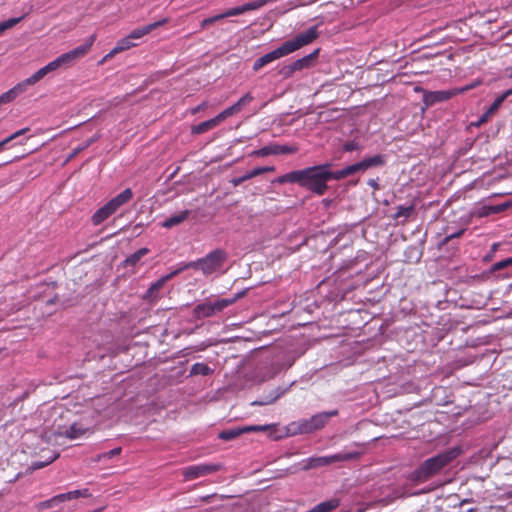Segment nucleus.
<instances>
[{
	"mask_svg": "<svg viewBox=\"0 0 512 512\" xmlns=\"http://www.w3.org/2000/svg\"><path fill=\"white\" fill-rule=\"evenodd\" d=\"M319 49H316L309 55L298 59L292 63L295 71H300L311 66V63L317 58Z\"/></svg>",
	"mask_w": 512,
	"mask_h": 512,
	"instance_id": "412c9836",
	"label": "nucleus"
},
{
	"mask_svg": "<svg viewBox=\"0 0 512 512\" xmlns=\"http://www.w3.org/2000/svg\"><path fill=\"white\" fill-rule=\"evenodd\" d=\"M330 203H331V200H329V199H324V200H323V204H324L326 207H328V206L330 205Z\"/></svg>",
	"mask_w": 512,
	"mask_h": 512,
	"instance_id": "bf43d9fd",
	"label": "nucleus"
},
{
	"mask_svg": "<svg viewBox=\"0 0 512 512\" xmlns=\"http://www.w3.org/2000/svg\"><path fill=\"white\" fill-rule=\"evenodd\" d=\"M252 100V95L250 93H247L243 97H241L234 105L235 107H237V110L239 112L243 106L249 104Z\"/></svg>",
	"mask_w": 512,
	"mask_h": 512,
	"instance_id": "c9c22d12",
	"label": "nucleus"
},
{
	"mask_svg": "<svg viewBox=\"0 0 512 512\" xmlns=\"http://www.w3.org/2000/svg\"><path fill=\"white\" fill-rule=\"evenodd\" d=\"M114 212L112 211V209L109 207L108 204L104 205L103 207H101L100 209H98L93 217H92V220H93V223L95 225H98L100 223H102L104 220H106L110 215H112Z\"/></svg>",
	"mask_w": 512,
	"mask_h": 512,
	"instance_id": "b1692460",
	"label": "nucleus"
},
{
	"mask_svg": "<svg viewBox=\"0 0 512 512\" xmlns=\"http://www.w3.org/2000/svg\"><path fill=\"white\" fill-rule=\"evenodd\" d=\"M224 18H227L226 12L218 14V15H215V16H212V20L214 22L219 21V20L224 19Z\"/></svg>",
	"mask_w": 512,
	"mask_h": 512,
	"instance_id": "603ef678",
	"label": "nucleus"
},
{
	"mask_svg": "<svg viewBox=\"0 0 512 512\" xmlns=\"http://www.w3.org/2000/svg\"><path fill=\"white\" fill-rule=\"evenodd\" d=\"M205 108V103H202L201 105L197 106L196 108L193 109L192 113H197L201 110H203Z\"/></svg>",
	"mask_w": 512,
	"mask_h": 512,
	"instance_id": "4d7b16f0",
	"label": "nucleus"
},
{
	"mask_svg": "<svg viewBox=\"0 0 512 512\" xmlns=\"http://www.w3.org/2000/svg\"><path fill=\"white\" fill-rule=\"evenodd\" d=\"M502 95L505 97V99H507L509 96L512 95V88L503 92Z\"/></svg>",
	"mask_w": 512,
	"mask_h": 512,
	"instance_id": "13d9d810",
	"label": "nucleus"
},
{
	"mask_svg": "<svg viewBox=\"0 0 512 512\" xmlns=\"http://www.w3.org/2000/svg\"><path fill=\"white\" fill-rule=\"evenodd\" d=\"M53 71H55V70H54L51 62H49L47 65L40 68L38 71H36L34 74H32L30 77H28L27 79H25L22 82L27 88L28 86L36 84L41 79H43L47 74H49Z\"/></svg>",
	"mask_w": 512,
	"mask_h": 512,
	"instance_id": "f3484780",
	"label": "nucleus"
},
{
	"mask_svg": "<svg viewBox=\"0 0 512 512\" xmlns=\"http://www.w3.org/2000/svg\"><path fill=\"white\" fill-rule=\"evenodd\" d=\"M296 151L295 148L288 147V146H266L263 147L257 151L254 152L255 155L264 157L271 154H287V153H294Z\"/></svg>",
	"mask_w": 512,
	"mask_h": 512,
	"instance_id": "dca6fc26",
	"label": "nucleus"
},
{
	"mask_svg": "<svg viewBox=\"0 0 512 512\" xmlns=\"http://www.w3.org/2000/svg\"><path fill=\"white\" fill-rule=\"evenodd\" d=\"M318 35L317 26L310 27L307 31L296 35L293 39L285 41L277 49L258 58L253 64V70L258 71L269 63L299 50L312 43Z\"/></svg>",
	"mask_w": 512,
	"mask_h": 512,
	"instance_id": "f257e3e1",
	"label": "nucleus"
},
{
	"mask_svg": "<svg viewBox=\"0 0 512 512\" xmlns=\"http://www.w3.org/2000/svg\"><path fill=\"white\" fill-rule=\"evenodd\" d=\"M338 414L337 410H332L328 412H321L310 417V424L312 426L313 431H317L322 429L329 421L331 417H334Z\"/></svg>",
	"mask_w": 512,
	"mask_h": 512,
	"instance_id": "4468645a",
	"label": "nucleus"
},
{
	"mask_svg": "<svg viewBox=\"0 0 512 512\" xmlns=\"http://www.w3.org/2000/svg\"><path fill=\"white\" fill-rule=\"evenodd\" d=\"M489 214L493 213L489 211L488 206H484L480 212V216H488Z\"/></svg>",
	"mask_w": 512,
	"mask_h": 512,
	"instance_id": "5fc2aeb1",
	"label": "nucleus"
},
{
	"mask_svg": "<svg viewBox=\"0 0 512 512\" xmlns=\"http://www.w3.org/2000/svg\"><path fill=\"white\" fill-rule=\"evenodd\" d=\"M299 421L301 424V434H310L314 432L310 424V419H300Z\"/></svg>",
	"mask_w": 512,
	"mask_h": 512,
	"instance_id": "4c0bfd02",
	"label": "nucleus"
},
{
	"mask_svg": "<svg viewBox=\"0 0 512 512\" xmlns=\"http://www.w3.org/2000/svg\"><path fill=\"white\" fill-rule=\"evenodd\" d=\"M27 131H29V128H23L21 130H18L16 131L15 133H13L12 135H10L9 137L5 138L4 140L0 141V150L6 145L8 144L9 142H11L12 140H15L17 138H19L20 136L24 135Z\"/></svg>",
	"mask_w": 512,
	"mask_h": 512,
	"instance_id": "72a5a7b5",
	"label": "nucleus"
},
{
	"mask_svg": "<svg viewBox=\"0 0 512 512\" xmlns=\"http://www.w3.org/2000/svg\"><path fill=\"white\" fill-rule=\"evenodd\" d=\"M226 12L227 17L238 16L244 12L243 5L228 9Z\"/></svg>",
	"mask_w": 512,
	"mask_h": 512,
	"instance_id": "37998d69",
	"label": "nucleus"
},
{
	"mask_svg": "<svg viewBox=\"0 0 512 512\" xmlns=\"http://www.w3.org/2000/svg\"><path fill=\"white\" fill-rule=\"evenodd\" d=\"M359 149V144L355 141H350L345 143L344 150L345 151H355Z\"/></svg>",
	"mask_w": 512,
	"mask_h": 512,
	"instance_id": "c03bdc74",
	"label": "nucleus"
},
{
	"mask_svg": "<svg viewBox=\"0 0 512 512\" xmlns=\"http://www.w3.org/2000/svg\"><path fill=\"white\" fill-rule=\"evenodd\" d=\"M327 167H332V164L324 163L297 170V184L317 195H323L328 189L326 180Z\"/></svg>",
	"mask_w": 512,
	"mask_h": 512,
	"instance_id": "f03ea898",
	"label": "nucleus"
},
{
	"mask_svg": "<svg viewBox=\"0 0 512 512\" xmlns=\"http://www.w3.org/2000/svg\"><path fill=\"white\" fill-rule=\"evenodd\" d=\"M512 265V257L506 258L504 260L498 261L492 266V271H499L502 270L508 266Z\"/></svg>",
	"mask_w": 512,
	"mask_h": 512,
	"instance_id": "e433bc0d",
	"label": "nucleus"
},
{
	"mask_svg": "<svg viewBox=\"0 0 512 512\" xmlns=\"http://www.w3.org/2000/svg\"><path fill=\"white\" fill-rule=\"evenodd\" d=\"M148 252L149 250L147 248L139 249L125 260V264L136 265L141 260V258L144 257Z\"/></svg>",
	"mask_w": 512,
	"mask_h": 512,
	"instance_id": "c85d7f7f",
	"label": "nucleus"
},
{
	"mask_svg": "<svg viewBox=\"0 0 512 512\" xmlns=\"http://www.w3.org/2000/svg\"><path fill=\"white\" fill-rule=\"evenodd\" d=\"M23 17H17V18H10L6 21L0 22V36L8 29L13 28L15 25H17Z\"/></svg>",
	"mask_w": 512,
	"mask_h": 512,
	"instance_id": "c756f323",
	"label": "nucleus"
},
{
	"mask_svg": "<svg viewBox=\"0 0 512 512\" xmlns=\"http://www.w3.org/2000/svg\"><path fill=\"white\" fill-rule=\"evenodd\" d=\"M464 233V230H459L458 232L456 233H453L451 235H448L445 237V239L443 240V244H446L448 243L451 239L453 238H458L460 237L462 234Z\"/></svg>",
	"mask_w": 512,
	"mask_h": 512,
	"instance_id": "09e8293b",
	"label": "nucleus"
},
{
	"mask_svg": "<svg viewBox=\"0 0 512 512\" xmlns=\"http://www.w3.org/2000/svg\"><path fill=\"white\" fill-rule=\"evenodd\" d=\"M385 158L382 155H374L371 157L364 158L363 160L354 163L352 165H349V169L351 172V175L356 173H363L366 170L374 167H379L384 165Z\"/></svg>",
	"mask_w": 512,
	"mask_h": 512,
	"instance_id": "1a4fd4ad",
	"label": "nucleus"
},
{
	"mask_svg": "<svg viewBox=\"0 0 512 512\" xmlns=\"http://www.w3.org/2000/svg\"><path fill=\"white\" fill-rule=\"evenodd\" d=\"M510 205H511L510 202H505V203L499 204V205L488 206V209L493 214H496V213L505 211L508 207H510Z\"/></svg>",
	"mask_w": 512,
	"mask_h": 512,
	"instance_id": "ea45409f",
	"label": "nucleus"
},
{
	"mask_svg": "<svg viewBox=\"0 0 512 512\" xmlns=\"http://www.w3.org/2000/svg\"><path fill=\"white\" fill-rule=\"evenodd\" d=\"M368 185L371 186L373 189L375 190H378L379 189V184H378V181L375 180V179H370L368 180Z\"/></svg>",
	"mask_w": 512,
	"mask_h": 512,
	"instance_id": "3c124183",
	"label": "nucleus"
},
{
	"mask_svg": "<svg viewBox=\"0 0 512 512\" xmlns=\"http://www.w3.org/2000/svg\"><path fill=\"white\" fill-rule=\"evenodd\" d=\"M96 39L95 35H91L89 39L82 45L60 55L55 60L51 61V64L56 71L60 68L71 67L76 61L85 56L90 50Z\"/></svg>",
	"mask_w": 512,
	"mask_h": 512,
	"instance_id": "20e7f679",
	"label": "nucleus"
},
{
	"mask_svg": "<svg viewBox=\"0 0 512 512\" xmlns=\"http://www.w3.org/2000/svg\"><path fill=\"white\" fill-rule=\"evenodd\" d=\"M294 72H296V71L291 63L289 65L282 67V69L280 70L279 73L283 78L287 79V78H290Z\"/></svg>",
	"mask_w": 512,
	"mask_h": 512,
	"instance_id": "79ce46f5",
	"label": "nucleus"
},
{
	"mask_svg": "<svg viewBox=\"0 0 512 512\" xmlns=\"http://www.w3.org/2000/svg\"><path fill=\"white\" fill-rule=\"evenodd\" d=\"M507 76L512 78V67L507 69Z\"/></svg>",
	"mask_w": 512,
	"mask_h": 512,
	"instance_id": "052dcab7",
	"label": "nucleus"
},
{
	"mask_svg": "<svg viewBox=\"0 0 512 512\" xmlns=\"http://www.w3.org/2000/svg\"><path fill=\"white\" fill-rule=\"evenodd\" d=\"M275 168L273 166H267V167H257L248 172V177L253 178L260 174L266 173V172H272Z\"/></svg>",
	"mask_w": 512,
	"mask_h": 512,
	"instance_id": "f704fd0d",
	"label": "nucleus"
},
{
	"mask_svg": "<svg viewBox=\"0 0 512 512\" xmlns=\"http://www.w3.org/2000/svg\"><path fill=\"white\" fill-rule=\"evenodd\" d=\"M248 179H251L250 177H248V173H246L245 175L241 176V177H238V178H234L231 180V183L234 185V186H238L240 185L242 182L248 180Z\"/></svg>",
	"mask_w": 512,
	"mask_h": 512,
	"instance_id": "de8ad7c7",
	"label": "nucleus"
},
{
	"mask_svg": "<svg viewBox=\"0 0 512 512\" xmlns=\"http://www.w3.org/2000/svg\"><path fill=\"white\" fill-rule=\"evenodd\" d=\"M498 498H503V499H508V498H511L512 497V492H505L503 494L499 493L497 495Z\"/></svg>",
	"mask_w": 512,
	"mask_h": 512,
	"instance_id": "864d4df0",
	"label": "nucleus"
},
{
	"mask_svg": "<svg viewBox=\"0 0 512 512\" xmlns=\"http://www.w3.org/2000/svg\"><path fill=\"white\" fill-rule=\"evenodd\" d=\"M120 452H121V448H119V447L118 448H114V449L110 450L109 452L104 453L101 456V458H105V459L106 458H112V457L118 455Z\"/></svg>",
	"mask_w": 512,
	"mask_h": 512,
	"instance_id": "49530a36",
	"label": "nucleus"
},
{
	"mask_svg": "<svg viewBox=\"0 0 512 512\" xmlns=\"http://www.w3.org/2000/svg\"><path fill=\"white\" fill-rule=\"evenodd\" d=\"M434 488H435V486H431V487H429L427 489H422L421 491H413V492L410 493V495H417V494L422 493V492H428L430 490H433Z\"/></svg>",
	"mask_w": 512,
	"mask_h": 512,
	"instance_id": "6e6d98bb",
	"label": "nucleus"
},
{
	"mask_svg": "<svg viewBox=\"0 0 512 512\" xmlns=\"http://www.w3.org/2000/svg\"><path fill=\"white\" fill-rule=\"evenodd\" d=\"M43 466H44V464H43V463H41V464L37 465L35 468H41V467H43Z\"/></svg>",
	"mask_w": 512,
	"mask_h": 512,
	"instance_id": "680f3d73",
	"label": "nucleus"
},
{
	"mask_svg": "<svg viewBox=\"0 0 512 512\" xmlns=\"http://www.w3.org/2000/svg\"><path fill=\"white\" fill-rule=\"evenodd\" d=\"M88 490L87 489H78L74 491H69L67 493L58 494L51 499L40 502L37 507L39 510H45L53 507H57L60 503L65 501H70L72 499H76L79 497H87Z\"/></svg>",
	"mask_w": 512,
	"mask_h": 512,
	"instance_id": "6e6552de",
	"label": "nucleus"
},
{
	"mask_svg": "<svg viewBox=\"0 0 512 512\" xmlns=\"http://www.w3.org/2000/svg\"><path fill=\"white\" fill-rule=\"evenodd\" d=\"M216 467L212 465H195L187 467L183 470V474L185 477L198 478L209 475L211 472L215 471Z\"/></svg>",
	"mask_w": 512,
	"mask_h": 512,
	"instance_id": "ddd939ff",
	"label": "nucleus"
},
{
	"mask_svg": "<svg viewBox=\"0 0 512 512\" xmlns=\"http://www.w3.org/2000/svg\"><path fill=\"white\" fill-rule=\"evenodd\" d=\"M505 97L501 94L499 95L495 101L492 103V105L487 109V111L483 114V116L480 119V122L483 123L487 121L489 117H491L498 108L502 105V103L505 101Z\"/></svg>",
	"mask_w": 512,
	"mask_h": 512,
	"instance_id": "bb28decb",
	"label": "nucleus"
},
{
	"mask_svg": "<svg viewBox=\"0 0 512 512\" xmlns=\"http://www.w3.org/2000/svg\"><path fill=\"white\" fill-rule=\"evenodd\" d=\"M301 434V424L300 421H294L287 425L286 427V435L295 436Z\"/></svg>",
	"mask_w": 512,
	"mask_h": 512,
	"instance_id": "2f4dec72",
	"label": "nucleus"
},
{
	"mask_svg": "<svg viewBox=\"0 0 512 512\" xmlns=\"http://www.w3.org/2000/svg\"><path fill=\"white\" fill-rule=\"evenodd\" d=\"M510 205H511L510 202H505V203L499 204V205L488 206V209L493 214H496V213L505 211L508 207H510Z\"/></svg>",
	"mask_w": 512,
	"mask_h": 512,
	"instance_id": "58836bf2",
	"label": "nucleus"
},
{
	"mask_svg": "<svg viewBox=\"0 0 512 512\" xmlns=\"http://www.w3.org/2000/svg\"><path fill=\"white\" fill-rule=\"evenodd\" d=\"M88 432V429L83 427L80 424H73L69 428H67L65 431L61 432L62 435H65L66 437L70 439H77L83 436L85 433Z\"/></svg>",
	"mask_w": 512,
	"mask_h": 512,
	"instance_id": "5701e85b",
	"label": "nucleus"
},
{
	"mask_svg": "<svg viewBox=\"0 0 512 512\" xmlns=\"http://www.w3.org/2000/svg\"><path fill=\"white\" fill-rule=\"evenodd\" d=\"M164 22H165V20L158 21V22H154V23L148 24V25H146L144 27L137 28V29L133 30L128 36L130 37V39H132V41L140 39L141 37L147 35L152 30H154L157 27H159L160 25H162Z\"/></svg>",
	"mask_w": 512,
	"mask_h": 512,
	"instance_id": "aec40b11",
	"label": "nucleus"
},
{
	"mask_svg": "<svg viewBox=\"0 0 512 512\" xmlns=\"http://www.w3.org/2000/svg\"><path fill=\"white\" fill-rule=\"evenodd\" d=\"M183 268L176 269L172 271L171 273L161 277L159 280H157L155 283H153L149 289L147 290L146 294L144 295V299L148 301H154L158 298V293L160 289L163 288V286L171 280L173 277H175L177 274H179Z\"/></svg>",
	"mask_w": 512,
	"mask_h": 512,
	"instance_id": "9b49d317",
	"label": "nucleus"
},
{
	"mask_svg": "<svg viewBox=\"0 0 512 512\" xmlns=\"http://www.w3.org/2000/svg\"><path fill=\"white\" fill-rule=\"evenodd\" d=\"M237 107L235 105H232L225 110H223L221 113H219L215 118L220 123L221 121L225 120L226 118L232 116L233 114L237 113Z\"/></svg>",
	"mask_w": 512,
	"mask_h": 512,
	"instance_id": "473e14b6",
	"label": "nucleus"
},
{
	"mask_svg": "<svg viewBox=\"0 0 512 512\" xmlns=\"http://www.w3.org/2000/svg\"><path fill=\"white\" fill-rule=\"evenodd\" d=\"M226 258H227L226 253L223 250L216 249V250L212 251L211 253H209L205 258H202V259L198 260L197 262L190 263V264L186 265L185 267H183V269L188 268V267H196V268L202 270V272L205 275H209V274H212V273L218 271L222 267Z\"/></svg>",
	"mask_w": 512,
	"mask_h": 512,
	"instance_id": "39448f33",
	"label": "nucleus"
},
{
	"mask_svg": "<svg viewBox=\"0 0 512 512\" xmlns=\"http://www.w3.org/2000/svg\"><path fill=\"white\" fill-rule=\"evenodd\" d=\"M241 296L238 294L234 298L230 299H218L214 302L205 301L195 306L193 312L194 316L198 319L207 318L216 315L217 313L223 311L228 306L235 303V301Z\"/></svg>",
	"mask_w": 512,
	"mask_h": 512,
	"instance_id": "423d86ee",
	"label": "nucleus"
},
{
	"mask_svg": "<svg viewBox=\"0 0 512 512\" xmlns=\"http://www.w3.org/2000/svg\"><path fill=\"white\" fill-rule=\"evenodd\" d=\"M297 170L286 173L276 179L279 184L296 183L297 184Z\"/></svg>",
	"mask_w": 512,
	"mask_h": 512,
	"instance_id": "7c9ffc66",
	"label": "nucleus"
},
{
	"mask_svg": "<svg viewBox=\"0 0 512 512\" xmlns=\"http://www.w3.org/2000/svg\"><path fill=\"white\" fill-rule=\"evenodd\" d=\"M133 197V192L130 188L125 189L120 194L112 198L107 204L115 213L121 206L128 203Z\"/></svg>",
	"mask_w": 512,
	"mask_h": 512,
	"instance_id": "2eb2a0df",
	"label": "nucleus"
},
{
	"mask_svg": "<svg viewBox=\"0 0 512 512\" xmlns=\"http://www.w3.org/2000/svg\"><path fill=\"white\" fill-rule=\"evenodd\" d=\"M26 86L23 82L18 83L16 86L3 93L0 96V106L5 103L13 101L18 95L26 91Z\"/></svg>",
	"mask_w": 512,
	"mask_h": 512,
	"instance_id": "6ab92c4d",
	"label": "nucleus"
},
{
	"mask_svg": "<svg viewBox=\"0 0 512 512\" xmlns=\"http://www.w3.org/2000/svg\"><path fill=\"white\" fill-rule=\"evenodd\" d=\"M330 168L331 167H327L326 168V180L327 182L331 179L333 180H342L348 176H351V172H350V169H349V166L341 169V170H338V171H335V172H332L330 171Z\"/></svg>",
	"mask_w": 512,
	"mask_h": 512,
	"instance_id": "a878e982",
	"label": "nucleus"
},
{
	"mask_svg": "<svg viewBox=\"0 0 512 512\" xmlns=\"http://www.w3.org/2000/svg\"><path fill=\"white\" fill-rule=\"evenodd\" d=\"M133 46H135V44L133 43L132 39H130L129 36L124 37L117 42L116 46L102 59L101 62L103 63L116 54L128 50Z\"/></svg>",
	"mask_w": 512,
	"mask_h": 512,
	"instance_id": "a211bd4d",
	"label": "nucleus"
},
{
	"mask_svg": "<svg viewBox=\"0 0 512 512\" xmlns=\"http://www.w3.org/2000/svg\"><path fill=\"white\" fill-rule=\"evenodd\" d=\"M455 93L453 91H429L425 92L423 95V101L426 106H432L439 102H444L454 96Z\"/></svg>",
	"mask_w": 512,
	"mask_h": 512,
	"instance_id": "f8f14e48",
	"label": "nucleus"
},
{
	"mask_svg": "<svg viewBox=\"0 0 512 512\" xmlns=\"http://www.w3.org/2000/svg\"><path fill=\"white\" fill-rule=\"evenodd\" d=\"M212 372H213V370L208 365H206L204 363H195L194 365H192L191 370H190L191 375L207 376V375L211 374Z\"/></svg>",
	"mask_w": 512,
	"mask_h": 512,
	"instance_id": "cd10ccee",
	"label": "nucleus"
},
{
	"mask_svg": "<svg viewBox=\"0 0 512 512\" xmlns=\"http://www.w3.org/2000/svg\"><path fill=\"white\" fill-rule=\"evenodd\" d=\"M279 397H280V394L278 393V394H276L274 397H272L270 399H266L264 401H256V402H253V404H255V405H268V404H271L274 401H276Z\"/></svg>",
	"mask_w": 512,
	"mask_h": 512,
	"instance_id": "a18cd8bd",
	"label": "nucleus"
},
{
	"mask_svg": "<svg viewBox=\"0 0 512 512\" xmlns=\"http://www.w3.org/2000/svg\"><path fill=\"white\" fill-rule=\"evenodd\" d=\"M190 214V211L189 210H184V211H181L180 213L176 214V215H173L169 218H167L163 223H162V226L164 228H172L176 225H179L180 223H182L184 220L187 219V217L189 216Z\"/></svg>",
	"mask_w": 512,
	"mask_h": 512,
	"instance_id": "4be33fe9",
	"label": "nucleus"
},
{
	"mask_svg": "<svg viewBox=\"0 0 512 512\" xmlns=\"http://www.w3.org/2000/svg\"><path fill=\"white\" fill-rule=\"evenodd\" d=\"M462 453L460 446L452 447L443 453H440L432 458L427 459L422 463L419 472L423 477H431L435 475L444 466L456 459Z\"/></svg>",
	"mask_w": 512,
	"mask_h": 512,
	"instance_id": "7ed1b4c3",
	"label": "nucleus"
},
{
	"mask_svg": "<svg viewBox=\"0 0 512 512\" xmlns=\"http://www.w3.org/2000/svg\"><path fill=\"white\" fill-rule=\"evenodd\" d=\"M218 121L216 120V118H212L210 120H207V121H204L198 125H195L192 127V133L193 134H202L210 129H213L214 127H216L218 125Z\"/></svg>",
	"mask_w": 512,
	"mask_h": 512,
	"instance_id": "393cba45",
	"label": "nucleus"
},
{
	"mask_svg": "<svg viewBox=\"0 0 512 512\" xmlns=\"http://www.w3.org/2000/svg\"><path fill=\"white\" fill-rule=\"evenodd\" d=\"M360 456L359 452H343V453H336L330 456H320V457H312L309 458L307 461L306 468H316V467H322L327 466L332 463L336 462H342V461H349L352 459H356Z\"/></svg>",
	"mask_w": 512,
	"mask_h": 512,
	"instance_id": "0eeeda50",
	"label": "nucleus"
},
{
	"mask_svg": "<svg viewBox=\"0 0 512 512\" xmlns=\"http://www.w3.org/2000/svg\"><path fill=\"white\" fill-rule=\"evenodd\" d=\"M274 425H253V426H244L240 428H232L223 430L219 433V438L225 441H229L232 439L237 438L238 436L242 435L243 433L248 432H257V431H265Z\"/></svg>",
	"mask_w": 512,
	"mask_h": 512,
	"instance_id": "9d476101",
	"label": "nucleus"
},
{
	"mask_svg": "<svg viewBox=\"0 0 512 512\" xmlns=\"http://www.w3.org/2000/svg\"><path fill=\"white\" fill-rule=\"evenodd\" d=\"M496 248H497V244H494V245H493V251H495V250H496Z\"/></svg>",
	"mask_w": 512,
	"mask_h": 512,
	"instance_id": "e2e57ef3",
	"label": "nucleus"
},
{
	"mask_svg": "<svg viewBox=\"0 0 512 512\" xmlns=\"http://www.w3.org/2000/svg\"><path fill=\"white\" fill-rule=\"evenodd\" d=\"M213 23H214V21L212 20V17H209V18L204 19L201 22L200 26L202 29H205L206 27H208L209 25H211Z\"/></svg>",
	"mask_w": 512,
	"mask_h": 512,
	"instance_id": "8fccbe9b",
	"label": "nucleus"
},
{
	"mask_svg": "<svg viewBox=\"0 0 512 512\" xmlns=\"http://www.w3.org/2000/svg\"><path fill=\"white\" fill-rule=\"evenodd\" d=\"M413 211V207L412 206H408V207H404V206H400L398 207V211L396 213V217L397 218H400V217H409L411 215Z\"/></svg>",
	"mask_w": 512,
	"mask_h": 512,
	"instance_id": "a19ab883",
	"label": "nucleus"
}]
</instances>
